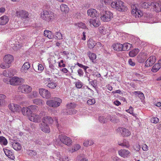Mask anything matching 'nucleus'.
Returning a JSON list of instances; mask_svg holds the SVG:
<instances>
[{
	"mask_svg": "<svg viewBox=\"0 0 161 161\" xmlns=\"http://www.w3.org/2000/svg\"><path fill=\"white\" fill-rule=\"evenodd\" d=\"M116 131L117 132H120L123 136L128 137L129 136L130 134V132L127 129L124 127H119L118 128Z\"/></svg>",
	"mask_w": 161,
	"mask_h": 161,
	"instance_id": "nucleus-11",
	"label": "nucleus"
},
{
	"mask_svg": "<svg viewBox=\"0 0 161 161\" xmlns=\"http://www.w3.org/2000/svg\"><path fill=\"white\" fill-rule=\"evenodd\" d=\"M32 90L31 87L28 85H21V92L23 93H28L31 92Z\"/></svg>",
	"mask_w": 161,
	"mask_h": 161,
	"instance_id": "nucleus-17",
	"label": "nucleus"
},
{
	"mask_svg": "<svg viewBox=\"0 0 161 161\" xmlns=\"http://www.w3.org/2000/svg\"><path fill=\"white\" fill-rule=\"evenodd\" d=\"M124 146L126 147V148H128L130 145L129 144L128 142L125 140L123 141Z\"/></svg>",
	"mask_w": 161,
	"mask_h": 161,
	"instance_id": "nucleus-61",
	"label": "nucleus"
},
{
	"mask_svg": "<svg viewBox=\"0 0 161 161\" xmlns=\"http://www.w3.org/2000/svg\"><path fill=\"white\" fill-rule=\"evenodd\" d=\"M75 85L76 87L78 88H81L83 86L82 83L79 80L76 82Z\"/></svg>",
	"mask_w": 161,
	"mask_h": 161,
	"instance_id": "nucleus-55",
	"label": "nucleus"
},
{
	"mask_svg": "<svg viewBox=\"0 0 161 161\" xmlns=\"http://www.w3.org/2000/svg\"><path fill=\"white\" fill-rule=\"evenodd\" d=\"M118 154L121 157L125 158L130 156V152L127 150L121 149L118 151Z\"/></svg>",
	"mask_w": 161,
	"mask_h": 161,
	"instance_id": "nucleus-16",
	"label": "nucleus"
},
{
	"mask_svg": "<svg viewBox=\"0 0 161 161\" xmlns=\"http://www.w3.org/2000/svg\"><path fill=\"white\" fill-rule=\"evenodd\" d=\"M88 55L90 59L93 62V61L96 58V55L95 54L91 53V52H89L88 53Z\"/></svg>",
	"mask_w": 161,
	"mask_h": 161,
	"instance_id": "nucleus-40",
	"label": "nucleus"
},
{
	"mask_svg": "<svg viewBox=\"0 0 161 161\" xmlns=\"http://www.w3.org/2000/svg\"><path fill=\"white\" fill-rule=\"evenodd\" d=\"M111 6L112 8H115L119 11H125L127 9L124 2L118 0L113 2L111 3Z\"/></svg>",
	"mask_w": 161,
	"mask_h": 161,
	"instance_id": "nucleus-1",
	"label": "nucleus"
},
{
	"mask_svg": "<svg viewBox=\"0 0 161 161\" xmlns=\"http://www.w3.org/2000/svg\"><path fill=\"white\" fill-rule=\"evenodd\" d=\"M44 34L45 36L48 37L50 39L53 38L54 36V35L52 32L49 31L45 30L44 31Z\"/></svg>",
	"mask_w": 161,
	"mask_h": 161,
	"instance_id": "nucleus-32",
	"label": "nucleus"
},
{
	"mask_svg": "<svg viewBox=\"0 0 161 161\" xmlns=\"http://www.w3.org/2000/svg\"><path fill=\"white\" fill-rule=\"evenodd\" d=\"M9 109L13 112H19V108L18 105L16 104H10L8 105Z\"/></svg>",
	"mask_w": 161,
	"mask_h": 161,
	"instance_id": "nucleus-23",
	"label": "nucleus"
},
{
	"mask_svg": "<svg viewBox=\"0 0 161 161\" xmlns=\"http://www.w3.org/2000/svg\"><path fill=\"white\" fill-rule=\"evenodd\" d=\"M4 152L8 158L12 159H14V155L12 152L11 151L8 149H5L4 150Z\"/></svg>",
	"mask_w": 161,
	"mask_h": 161,
	"instance_id": "nucleus-29",
	"label": "nucleus"
},
{
	"mask_svg": "<svg viewBox=\"0 0 161 161\" xmlns=\"http://www.w3.org/2000/svg\"><path fill=\"white\" fill-rule=\"evenodd\" d=\"M122 45H123V51H124L128 50L132 47V45L128 43H125L122 44Z\"/></svg>",
	"mask_w": 161,
	"mask_h": 161,
	"instance_id": "nucleus-37",
	"label": "nucleus"
},
{
	"mask_svg": "<svg viewBox=\"0 0 161 161\" xmlns=\"http://www.w3.org/2000/svg\"><path fill=\"white\" fill-rule=\"evenodd\" d=\"M9 19L8 17L4 15L0 18V25H4L7 24Z\"/></svg>",
	"mask_w": 161,
	"mask_h": 161,
	"instance_id": "nucleus-28",
	"label": "nucleus"
},
{
	"mask_svg": "<svg viewBox=\"0 0 161 161\" xmlns=\"http://www.w3.org/2000/svg\"><path fill=\"white\" fill-rule=\"evenodd\" d=\"M13 148L16 151L20 150V144L19 142H13Z\"/></svg>",
	"mask_w": 161,
	"mask_h": 161,
	"instance_id": "nucleus-45",
	"label": "nucleus"
},
{
	"mask_svg": "<svg viewBox=\"0 0 161 161\" xmlns=\"http://www.w3.org/2000/svg\"><path fill=\"white\" fill-rule=\"evenodd\" d=\"M10 77L8 78V77H6L4 78L3 79V81L4 82L6 83L7 84H10V81H11V79H9Z\"/></svg>",
	"mask_w": 161,
	"mask_h": 161,
	"instance_id": "nucleus-60",
	"label": "nucleus"
},
{
	"mask_svg": "<svg viewBox=\"0 0 161 161\" xmlns=\"http://www.w3.org/2000/svg\"><path fill=\"white\" fill-rule=\"evenodd\" d=\"M8 143L7 140L3 136H0V143L2 145H6Z\"/></svg>",
	"mask_w": 161,
	"mask_h": 161,
	"instance_id": "nucleus-44",
	"label": "nucleus"
},
{
	"mask_svg": "<svg viewBox=\"0 0 161 161\" xmlns=\"http://www.w3.org/2000/svg\"><path fill=\"white\" fill-rule=\"evenodd\" d=\"M97 13L96 10L94 9L91 8L88 9L87 11L88 15L92 17H96L97 15Z\"/></svg>",
	"mask_w": 161,
	"mask_h": 161,
	"instance_id": "nucleus-27",
	"label": "nucleus"
},
{
	"mask_svg": "<svg viewBox=\"0 0 161 161\" xmlns=\"http://www.w3.org/2000/svg\"><path fill=\"white\" fill-rule=\"evenodd\" d=\"M101 19L105 22L109 21L113 18V14L111 12L103 11L100 12Z\"/></svg>",
	"mask_w": 161,
	"mask_h": 161,
	"instance_id": "nucleus-5",
	"label": "nucleus"
},
{
	"mask_svg": "<svg viewBox=\"0 0 161 161\" xmlns=\"http://www.w3.org/2000/svg\"><path fill=\"white\" fill-rule=\"evenodd\" d=\"M150 121L151 123L157 124L159 121V119L156 117H153L150 119Z\"/></svg>",
	"mask_w": 161,
	"mask_h": 161,
	"instance_id": "nucleus-50",
	"label": "nucleus"
},
{
	"mask_svg": "<svg viewBox=\"0 0 161 161\" xmlns=\"http://www.w3.org/2000/svg\"><path fill=\"white\" fill-rule=\"evenodd\" d=\"M62 102L60 98L55 97L53 100H48L46 102L47 105L50 107L57 108L59 107Z\"/></svg>",
	"mask_w": 161,
	"mask_h": 161,
	"instance_id": "nucleus-4",
	"label": "nucleus"
},
{
	"mask_svg": "<svg viewBox=\"0 0 161 161\" xmlns=\"http://www.w3.org/2000/svg\"><path fill=\"white\" fill-rule=\"evenodd\" d=\"M151 6L156 12H159L161 11V4L156 2H152Z\"/></svg>",
	"mask_w": 161,
	"mask_h": 161,
	"instance_id": "nucleus-19",
	"label": "nucleus"
},
{
	"mask_svg": "<svg viewBox=\"0 0 161 161\" xmlns=\"http://www.w3.org/2000/svg\"><path fill=\"white\" fill-rule=\"evenodd\" d=\"M134 93L136 94H138L139 96V97L140 99L142 100H143L144 98V94L141 92H137L135 91Z\"/></svg>",
	"mask_w": 161,
	"mask_h": 161,
	"instance_id": "nucleus-49",
	"label": "nucleus"
},
{
	"mask_svg": "<svg viewBox=\"0 0 161 161\" xmlns=\"http://www.w3.org/2000/svg\"><path fill=\"white\" fill-rule=\"evenodd\" d=\"M55 36L58 39H62V35L60 32H58L56 33L55 34Z\"/></svg>",
	"mask_w": 161,
	"mask_h": 161,
	"instance_id": "nucleus-54",
	"label": "nucleus"
},
{
	"mask_svg": "<svg viewBox=\"0 0 161 161\" xmlns=\"http://www.w3.org/2000/svg\"><path fill=\"white\" fill-rule=\"evenodd\" d=\"M100 2L102 4V5H100V9L101 10L102 9H103V8H104L103 3H104L105 4H109L111 2V0H100Z\"/></svg>",
	"mask_w": 161,
	"mask_h": 161,
	"instance_id": "nucleus-36",
	"label": "nucleus"
},
{
	"mask_svg": "<svg viewBox=\"0 0 161 161\" xmlns=\"http://www.w3.org/2000/svg\"><path fill=\"white\" fill-rule=\"evenodd\" d=\"M77 72L78 73V75L80 77L82 76L83 75L84 72L82 69H78L77 71Z\"/></svg>",
	"mask_w": 161,
	"mask_h": 161,
	"instance_id": "nucleus-57",
	"label": "nucleus"
},
{
	"mask_svg": "<svg viewBox=\"0 0 161 161\" xmlns=\"http://www.w3.org/2000/svg\"><path fill=\"white\" fill-rule=\"evenodd\" d=\"M96 103V101L94 98H90L87 101V103L89 105H92Z\"/></svg>",
	"mask_w": 161,
	"mask_h": 161,
	"instance_id": "nucleus-48",
	"label": "nucleus"
},
{
	"mask_svg": "<svg viewBox=\"0 0 161 161\" xmlns=\"http://www.w3.org/2000/svg\"><path fill=\"white\" fill-rule=\"evenodd\" d=\"M147 58L146 54L145 53H141L139 54L137 57V60L140 63H143Z\"/></svg>",
	"mask_w": 161,
	"mask_h": 161,
	"instance_id": "nucleus-20",
	"label": "nucleus"
},
{
	"mask_svg": "<svg viewBox=\"0 0 161 161\" xmlns=\"http://www.w3.org/2000/svg\"><path fill=\"white\" fill-rule=\"evenodd\" d=\"M126 111L127 113H130V114H132L133 116H134L135 115V114L133 112V108L131 106H130L129 109L126 110Z\"/></svg>",
	"mask_w": 161,
	"mask_h": 161,
	"instance_id": "nucleus-51",
	"label": "nucleus"
},
{
	"mask_svg": "<svg viewBox=\"0 0 161 161\" xmlns=\"http://www.w3.org/2000/svg\"><path fill=\"white\" fill-rule=\"evenodd\" d=\"M58 66L60 67H64L65 66V64L64 63V61L63 60H61L58 63Z\"/></svg>",
	"mask_w": 161,
	"mask_h": 161,
	"instance_id": "nucleus-59",
	"label": "nucleus"
},
{
	"mask_svg": "<svg viewBox=\"0 0 161 161\" xmlns=\"http://www.w3.org/2000/svg\"><path fill=\"white\" fill-rule=\"evenodd\" d=\"M160 67H161L158 64L156 63L153 66L151 70L153 72H156L159 69Z\"/></svg>",
	"mask_w": 161,
	"mask_h": 161,
	"instance_id": "nucleus-46",
	"label": "nucleus"
},
{
	"mask_svg": "<svg viewBox=\"0 0 161 161\" xmlns=\"http://www.w3.org/2000/svg\"><path fill=\"white\" fill-rule=\"evenodd\" d=\"M59 160L60 161H69V158L68 157L64 156L62 158L59 157Z\"/></svg>",
	"mask_w": 161,
	"mask_h": 161,
	"instance_id": "nucleus-52",
	"label": "nucleus"
},
{
	"mask_svg": "<svg viewBox=\"0 0 161 161\" xmlns=\"http://www.w3.org/2000/svg\"><path fill=\"white\" fill-rule=\"evenodd\" d=\"M74 148V149L75 150V151H76L78 150L80 147V146L79 145L76 144L72 147Z\"/></svg>",
	"mask_w": 161,
	"mask_h": 161,
	"instance_id": "nucleus-62",
	"label": "nucleus"
},
{
	"mask_svg": "<svg viewBox=\"0 0 161 161\" xmlns=\"http://www.w3.org/2000/svg\"><path fill=\"white\" fill-rule=\"evenodd\" d=\"M44 69V67L41 64H39L38 65V70L42 71Z\"/></svg>",
	"mask_w": 161,
	"mask_h": 161,
	"instance_id": "nucleus-63",
	"label": "nucleus"
},
{
	"mask_svg": "<svg viewBox=\"0 0 161 161\" xmlns=\"http://www.w3.org/2000/svg\"><path fill=\"white\" fill-rule=\"evenodd\" d=\"M30 67V64L28 62L25 63L21 68V71L26 73V71Z\"/></svg>",
	"mask_w": 161,
	"mask_h": 161,
	"instance_id": "nucleus-31",
	"label": "nucleus"
},
{
	"mask_svg": "<svg viewBox=\"0 0 161 161\" xmlns=\"http://www.w3.org/2000/svg\"><path fill=\"white\" fill-rule=\"evenodd\" d=\"M27 153L29 155L32 156H35L36 154V152L33 150H29L28 151Z\"/></svg>",
	"mask_w": 161,
	"mask_h": 161,
	"instance_id": "nucleus-58",
	"label": "nucleus"
},
{
	"mask_svg": "<svg viewBox=\"0 0 161 161\" xmlns=\"http://www.w3.org/2000/svg\"><path fill=\"white\" fill-rule=\"evenodd\" d=\"M112 160L113 161H120V158L116 156L112 157Z\"/></svg>",
	"mask_w": 161,
	"mask_h": 161,
	"instance_id": "nucleus-64",
	"label": "nucleus"
},
{
	"mask_svg": "<svg viewBox=\"0 0 161 161\" xmlns=\"http://www.w3.org/2000/svg\"><path fill=\"white\" fill-rule=\"evenodd\" d=\"M139 49H136L129 53V55L131 57H134L136 56L139 52Z\"/></svg>",
	"mask_w": 161,
	"mask_h": 161,
	"instance_id": "nucleus-41",
	"label": "nucleus"
},
{
	"mask_svg": "<svg viewBox=\"0 0 161 161\" xmlns=\"http://www.w3.org/2000/svg\"><path fill=\"white\" fill-rule=\"evenodd\" d=\"M33 102L34 104L38 105H43L44 103L43 100L38 98L33 100Z\"/></svg>",
	"mask_w": 161,
	"mask_h": 161,
	"instance_id": "nucleus-34",
	"label": "nucleus"
},
{
	"mask_svg": "<svg viewBox=\"0 0 161 161\" xmlns=\"http://www.w3.org/2000/svg\"><path fill=\"white\" fill-rule=\"evenodd\" d=\"M60 8L61 11L63 12H67L69 9L67 6L65 4H62L60 6Z\"/></svg>",
	"mask_w": 161,
	"mask_h": 161,
	"instance_id": "nucleus-42",
	"label": "nucleus"
},
{
	"mask_svg": "<svg viewBox=\"0 0 161 161\" xmlns=\"http://www.w3.org/2000/svg\"><path fill=\"white\" fill-rule=\"evenodd\" d=\"M49 67L53 70H54L55 68L56 63V62L54 57L51 58L49 60Z\"/></svg>",
	"mask_w": 161,
	"mask_h": 161,
	"instance_id": "nucleus-18",
	"label": "nucleus"
},
{
	"mask_svg": "<svg viewBox=\"0 0 161 161\" xmlns=\"http://www.w3.org/2000/svg\"><path fill=\"white\" fill-rule=\"evenodd\" d=\"M76 106L75 104L74 103H69L66 105L67 109L65 110V113L66 114H75L77 111L75 109Z\"/></svg>",
	"mask_w": 161,
	"mask_h": 161,
	"instance_id": "nucleus-6",
	"label": "nucleus"
},
{
	"mask_svg": "<svg viewBox=\"0 0 161 161\" xmlns=\"http://www.w3.org/2000/svg\"><path fill=\"white\" fill-rule=\"evenodd\" d=\"M10 84L11 85H19L20 81L19 78L14 77L11 79Z\"/></svg>",
	"mask_w": 161,
	"mask_h": 161,
	"instance_id": "nucleus-25",
	"label": "nucleus"
},
{
	"mask_svg": "<svg viewBox=\"0 0 161 161\" xmlns=\"http://www.w3.org/2000/svg\"><path fill=\"white\" fill-rule=\"evenodd\" d=\"M76 25H77L78 27L80 28H81L83 29H86L87 28L86 24L85 23L82 22H80L78 23H77L76 24Z\"/></svg>",
	"mask_w": 161,
	"mask_h": 161,
	"instance_id": "nucleus-47",
	"label": "nucleus"
},
{
	"mask_svg": "<svg viewBox=\"0 0 161 161\" xmlns=\"http://www.w3.org/2000/svg\"><path fill=\"white\" fill-rule=\"evenodd\" d=\"M54 17V13L50 11L44 10L41 13V18L48 22L52 20Z\"/></svg>",
	"mask_w": 161,
	"mask_h": 161,
	"instance_id": "nucleus-3",
	"label": "nucleus"
},
{
	"mask_svg": "<svg viewBox=\"0 0 161 161\" xmlns=\"http://www.w3.org/2000/svg\"><path fill=\"white\" fill-rule=\"evenodd\" d=\"M12 42L11 41H9V44H11V45H9L11 48H12V49L15 51H17L18 50H19L20 48V44L18 42H16L15 44H11V42Z\"/></svg>",
	"mask_w": 161,
	"mask_h": 161,
	"instance_id": "nucleus-21",
	"label": "nucleus"
},
{
	"mask_svg": "<svg viewBox=\"0 0 161 161\" xmlns=\"http://www.w3.org/2000/svg\"><path fill=\"white\" fill-rule=\"evenodd\" d=\"M42 122L45 123L46 124L47 123L52 124L53 122H55L58 129H59V124L58 123L57 119L56 118H54V119H53L51 117L48 116H45L43 118Z\"/></svg>",
	"mask_w": 161,
	"mask_h": 161,
	"instance_id": "nucleus-8",
	"label": "nucleus"
},
{
	"mask_svg": "<svg viewBox=\"0 0 161 161\" xmlns=\"http://www.w3.org/2000/svg\"><path fill=\"white\" fill-rule=\"evenodd\" d=\"M3 75L5 76L9 77H10L11 76L13 75L11 71L8 69L5 70L3 72Z\"/></svg>",
	"mask_w": 161,
	"mask_h": 161,
	"instance_id": "nucleus-38",
	"label": "nucleus"
},
{
	"mask_svg": "<svg viewBox=\"0 0 161 161\" xmlns=\"http://www.w3.org/2000/svg\"><path fill=\"white\" fill-rule=\"evenodd\" d=\"M46 84L47 86L51 89L55 88L57 85V83L53 82V81H50L49 83H46Z\"/></svg>",
	"mask_w": 161,
	"mask_h": 161,
	"instance_id": "nucleus-33",
	"label": "nucleus"
},
{
	"mask_svg": "<svg viewBox=\"0 0 161 161\" xmlns=\"http://www.w3.org/2000/svg\"><path fill=\"white\" fill-rule=\"evenodd\" d=\"M90 25H92L95 27H97L100 25V22L97 19H90L89 21Z\"/></svg>",
	"mask_w": 161,
	"mask_h": 161,
	"instance_id": "nucleus-24",
	"label": "nucleus"
},
{
	"mask_svg": "<svg viewBox=\"0 0 161 161\" xmlns=\"http://www.w3.org/2000/svg\"><path fill=\"white\" fill-rule=\"evenodd\" d=\"M39 126L40 129L44 132L48 133L50 131L49 126L45 123L42 122L39 125Z\"/></svg>",
	"mask_w": 161,
	"mask_h": 161,
	"instance_id": "nucleus-15",
	"label": "nucleus"
},
{
	"mask_svg": "<svg viewBox=\"0 0 161 161\" xmlns=\"http://www.w3.org/2000/svg\"><path fill=\"white\" fill-rule=\"evenodd\" d=\"M39 93L40 95L43 98H48L51 97L50 92L45 89H39Z\"/></svg>",
	"mask_w": 161,
	"mask_h": 161,
	"instance_id": "nucleus-12",
	"label": "nucleus"
},
{
	"mask_svg": "<svg viewBox=\"0 0 161 161\" xmlns=\"http://www.w3.org/2000/svg\"><path fill=\"white\" fill-rule=\"evenodd\" d=\"M37 94V92H33L29 96V98H33L36 97Z\"/></svg>",
	"mask_w": 161,
	"mask_h": 161,
	"instance_id": "nucleus-53",
	"label": "nucleus"
},
{
	"mask_svg": "<svg viewBox=\"0 0 161 161\" xmlns=\"http://www.w3.org/2000/svg\"><path fill=\"white\" fill-rule=\"evenodd\" d=\"M112 46L115 51L118 52L123 51V45H122V44L117 43L114 44Z\"/></svg>",
	"mask_w": 161,
	"mask_h": 161,
	"instance_id": "nucleus-22",
	"label": "nucleus"
},
{
	"mask_svg": "<svg viewBox=\"0 0 161 161\" xmlns=\"http://www.w3.org/2000/svg\"><path fill=\"white\" fill-rule=\"evenodd\" d=\"M106 120V119H104L103 116H100L99 117V120L101 123H105L106 121H107Z\"/></svg>",
	"mask_w": 161,
	"mask_h": 161,
	"instance_id": "nucleus-56",
	"label": "nucleus"
},
{
	"mask_svg": "<svg viewBox=\"0 0 161 161\" xmlns=\"http://www.w3.org/2000/svg\"><path fill=\"white\" fill-rule=\"evenodd\" d=\"M28 119L31 121L36 123H38L41 121L42 117L36 114H31L28 116Z\"/></svg>",
	"mask_w": 161,
	"mask_h": 161,
	"instance_id": "nucleus-10",
	"label": "nucleus"
},
{
	"mask_svg": "<svg viewBox=\"0 0 161 161\" xmlns=\"http://www.w3.org/2000/svg\"><path fill=\"white\" fill-rule=\"evenodd\" d=\"M99 32L100 33L104 35L107 33H108V30L105 27H100L99 28Z\"/></svg>",
	"mask_w": 161,
	"mask_h": 161,
	"instance_id": "nucleus-43",
	"label": "nucleus"
},
{
	"mask_svg": "<svg viewBox=\"0 0 161 161\" xmlns=\"http://www.w3.org/2000/svg\"><path fill=\"white\" fill-rule=\"evenodd\" d=\"M96 42L92 39H90L87 41V45L88 47L92 49L96 45Z\"/></svg>",
	"mask_w": 161,
	"mask_h": 161,
	"instance_id": "nucleus-30",
	"label": "nucleus"
},
{
	"mask_svg": "<svg viewBox=\"0 0 161 161\" xmlns=\"http://www.w3.org/2000/svg\"><path fill=\"white\" fill-rule=\"evenodd\" d=\"M137 5L136 4L132 6V9L131 12L132 14L136 18L141 17L143 15V12L137 8Z\"/></svg>",
	"mask_w": 161,
	"mask_h": 161,
	"instance_id": "nucleus-7",
	"label": "nucleus"
},
{
	"mask_svg": "<svg viewBox=\"0 0 161 161\" xmlns=\"http://www.w3.org/2000/svg\"><path fill=\"white\" fill-rule=\"evenodd\" d=\"M22 113L24 115H30V111L28 108L23 107L21 110Z\"/></svg>",
	"mask_w": 161,
	"mask_h": 161,
	"instance_id": "nucleus-39",
	"label": "nucleus"
},
{
	"mask_svg": "<svg viewBox=\"0 0 161 161\" xmlns=\"http://www.w3.org/2000/svg\"><path fill=\"white\" fill-rule=\"evenodd\" d=\"M152 2H142L140 4V6L144 8H149L150 6H151Z\"/></svg>",
	"mask_w": 161,
	"mask_h": 161,
	"instance_id": "nucleus-26",
	"label": "nucleus"
},
{
	"mask_svg": "<svg viewBox=\"0 0 161 161\" xmlns=\"http://www.w3.org/2000/svg\"><path fill=\"white\" fill-rule=\"evenodd\" d=\"M156 57L154 56L150 57L145 62V65L146 67H150L152 66L156 61Z\"/></svg>",
	"mask_w": 161,
	"mask_h": 161,
	"instance_id": "nucleus-14",
	"label": "nucleus"
},
{
	"mask_svg": "<svg viewBox=\"0 0 161 161\" xmlns=\"http://www.w3.org/2000/svg\"><path fill=\"white\" fill-rule=\"evenodd\" d=\"M3 60L4 62L1 64L0 67L4 69L10 67L11 63L13 61L14 58L12 55L8 54L4 56Z\"/></svg>",
	"mask_w": 161,
	"mask_h": 161,
	"instance_id": "nucleus-2",
	"label": "nucleus"
},
{
	"mask_svg": "<svg viewBox=\"0 0 161 161\" xmlns=\"http://www.w3.org/2000/svg\"><path fill=\"white\" fill-rule=\"evenodd\" d=\"M28 108L29 110L30 111V114H33L32 113L36 112L38 109V107L36 105H31Z\"/></svg>",
	"mask_w": 161,
	"mask_h": 161,
	"instance_id": "nucleus-35",
	"label": "nucleus"
},
{
	"mask_svg": "<svg viewBox=\"0 0 161 161\" xmlns=\"http://www.w3.org/2000/svg\"><path fill=\"white\" fill-rule=\"evenodd\" d=\"M28 13L25 11H21V19L23 20L25 24H26L29 22V18Z\"/></svg>",
	"mask_w": 161,
	"mask_h": 161,
	"instance_id": "nucleus-13",
	"label": "nucleus"
},
{
	"mask_svg": "<svg viewBox=\"0 0 161 161\" xmlns=\"http://www.w3.org/2000/svg\"><path fill=\"white\" fill-rule=\"evenodd\" d=\"M59 138L61 142L67 146L71 145L72 143V141L70 139L64 135H59Z\"/></svg>",
	"mask_w": 161,
	"mask_h": 161,
	"instance_id": "nucleus-9",
	"label": "nucleus"
}]
</instances>
